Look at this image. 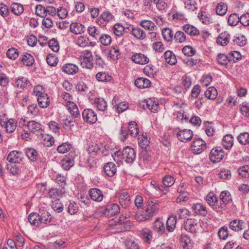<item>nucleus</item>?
<instances>
[{
  "instance_id": "f257e3e1",
  "label": "nucleus",
  "mask_w": 249,
  "mask_h": 249,
  "mask_svg": "<svg viewBox=\"0 0 249 249\" xmlns=\"http://www.w3.org/2000/svg\"><path fill=\"white\" fill-rule=\"evenodd\" d=\"M159 211L158 204L152 201H148L146 206L142 213H138L135 215V219L139 222L149 220L155 215Z\"/></svg>"
},
{
  "instance_id": "f03ea898",
  "label": "nucleus",
  "mask_w": 249,
  "mask_h": 249,
  "mask_svg": "<svg viewBox=\"0 0 249 249\" xmlns=\"http://www.w3.org/2000/svg\"><path fill=\"white\" fill-rule=\"evenodd\" d=\"M41 129V125L35 121H31L28 122L27 125L24 128V134L22 135L26 138H28L31 132L35 133Z\"/></svg>"
},
{
  "instance_id": "7ed1b4c3",
  "label": "nucleus",
  "mask_w": 249,
  "mask_h": 249,
  "mask_svg": "<svg viewBox=\"0 0 249 249\" xmlns=\"http://www.w3.org/2000/svg\"><path fill=\"white\" fill-rule=\"evenodd\" d=\"M224 156V151L220 147H216L212 149L210 153V159L213 162L221 161Z\"/></svg>"
},
{
  "instance_id": "20e7f679",
  "label": "nucleus",
  "mask_w": 249,
  "mask_h": 249,
  "mask_svg": "<svg viewBox=\"0 0 249 249\" xmlns=\"http://www.w3.org/2000/svg\"><path fill=\"white\" fill-rule=\"evenodd\" d=\"M207 148L206 142L201 139L195 140L191 145L192 150L195 154H200Z\"/></svg>"
},
{
  "instance_id": "39448f33",
  "label": "nucleus",
  "mask_w": 249,
  "mask_h": 249,
  "mask_svg": "<svg viewBox=\"0 0 249 249\" xmlns=\"http://www.w3.org/2000/svg\"><path fill=\"white\" fill-rule=\"evenodd\" d=\"M83 120L88 123L93 124L97 121V114L91 109H85L82 112Z\"/></svg>"
},
{
  "instance_id": "423d86ee",
  "label": "nucleus",
  "mask_w": 249,
  "mask_h": 249,
  "mask_svg": "<svg viewBox=\"0 0 249 249\" xmlns=\"http://www.w3.org/2000/svg\"><path fill=\"white\" fill-rule=\"evenodd\" d=\"M122 157L127 163H132L136 158V152L133 148L126 146L122 151Z\"/></svg>"
},
{
  "instance_id": "0eeeda50",
  "label": "nucleus",
  "mask_w": 249,
  "mask_h": 249,
  "mask_svg": "<svg viewBox=\"0 0 249 249\" xmlns=\"http://www.w3.org/2000/svg\"><path fill=\"white\" fill-rule=\"evenodd\" d=\"M120 212L119 206L115 203H110L105 206L102 213L106 216H111L116 215Z\"/></svg>"
},
{
  "instance_id": "6e6552de",
  "label": "nucleus",
  "mask_w": 249,
  "mask_h": 249,
  "mask_svg": "<svg viewBox=\"0 0 249 249\" xmlns=\"http://www.w3.org/2000/svg\"><path fill=\"white\" fill-rule=\"evenodd\" d=\"M176 135L179 141L182 142H187L192 139L193 136V132L190 129H184L178 130Z\"/></svg>"
},
{
  "instance_id": "1a4fd4ad",
  "label": "nucleus",
  "mask_w": 249,
  "mask_h": 249,
  "mask_svg": "<svg viewBox=\"0 0 249 249\" xmlns=\"http://www.w3.org/2000/svg\"><path fill=\"white\" fill-rule=\"evenodd\" d=\"M205 200L208 204L212 206L214 210L220 212V207L217 196L213 193H210L206 196Z\"/></svg>"
},
{
  "instance_id": "9d476101",
  "label": "nucleus",
  "mask_w": 249,
  "mask_h": 249,
  "mask_svg": "<svg viewBox=\"0 0 249 249\" xmlns=\"http://www.w3.org/2000/svg\"><path fill=\"white\" fill-rule=\"evenodd\" d=\"M220 202L219 203L220 211L226 205L232 202V198L231 194L229 191H224L221 193L220 195Z\"/></svg>"
},
{
  "instance_id": "9b49d317",
  "label": "nucleus",
  "mask_w": 249,
  "mask_h": 249,
  "mask_svg": "<svg viewBox=\"0 0 249 249\" xmlns=\"http://www.w3.org/2000/svg\"><path fill=\"white\" fill-rule=\"evenodd\" d=\"M23 158V154L21 152L12 151L8 154L7 160L10 163H16L20 162Z\"/></svg>"
},
{
  "instance_id": "f8f14e48",
  "label": "nucleus",
  "mask_w": 249,
  "mask_h": 249,
  "mask_svg": "<svg viewBox=\"0 0 249 249\" xmlns=\"http://www.w3.org/2000/svg\"><path fill=\"white\" fill-rule=\"evenodd\" d=\"M38 214L40 220H41L42 227L49 224L51 222L52 217L50 213L45 209H40Z\"/></svg>"
},
{
  "instance_id": "ddd939ff",
  "label": "nucleus",
  "mask_w": 249,
  "mask_h": 249,
  "mask_svg": "<svg viewBox=\"0 0 249 249\" xmlns=\"http://www.w3.org/2000/svg\"><path fill=\"white\" fill-rule=\"evenodd\" d=\"M89 195L92 200L97 202L102 201L104 197L103 192L100 189L96 188L89 190Z\"/></svg>"
},
{
  "instance_id": "4468645a",
  "label": "nucleus",
  "mask_w": 249,
  "mask_h": 249,
  "mask_svg": "<svg viewBox=\"0 0 249 249\" xmlns=\"http://www.w3.org/2000/svg\"><path fill=\"white\" fill-rule=\"evenodd\" d=\"M183 226L186 231L191 233L195 232L198 227L196 220L192 219H188L184 222Z\"/></svg>"
},
{
  "instance_id": "2eb2a0df",
  "label": "nucleus",
  "mask_w": 249,
  "mask_h": 249,
  "mask_svg": "<svg viewBox=\"0 0 249 249\" xmlns=\"http://www.w3.org/2000/svg\"><path fill=\"white\" fill-rule=\"evenodd\" d=\"M192 208L194 212L199 216H205L208 213L206 206L200 203L194 204Z\"/></svg>"
},
{
  "instance_id": "dca6fc26",
  "label": "nucleus",
  "mask_w": 249,
  "mask_h": 249,
  "mask_svg": "<svg viewBox=\"0 0 249 249\" xmlns=\"http://www.w3.org/2000/svg\"><path fill=\"white\" fill-rule=\"evenodd\" d=\"M131 59L134 63L140 65L146 64L149 61V59L144 54L141 53H137L133 54Z\"/></svg>"
},
{
  "instance_id": "f3484780",
  "label": "nucleus",
  "mask_w": 249,
  "mask_h": 249,
  "mask_svg": "<svg viewBox=\"0 0 249 249\" xmlns=\"http://www.w3.org/2000/svg\"><path fill=\"white\" fill-rule=\"evenodd\" d=\"M28 221L30 224L35 227H42L41 220H40L38 213H32L28 215Z\"/></svg>"
},
{
  "instance_id": "a211bd4d",
  "label": "nucleus",
  "mask_w": 249,
  "mask_h": 249,
  "mask_svg": "<svg viewBox=\"0 0 249 249\" xmlns=\"http://www.w3.org/2000/svg\"><path fill=\"white\" fill-rule=\"evenodd\" d=\"M152 229L158 234H162L165 231L164 222L160 218H156L153 223Z\"/></svg>"
},
{
  "instance_id": "6ab92c4d",
  "label": "nucleus",
  "mask_w": 249,
  "mask_h": 249,
  "mask_svg": "<svg viewBox=\"0 0 249 249\" xmlns=\"http://www.w3.org/2000/svg\"><path fill=\"white\" fill-rule=\"evenodd\" d=\"M104 169L106 174L110 177L114 176L117 172L116 166L112 162L107 163L104 166Z\"/></svg>"
},
{
  "instance_id": "aec40b11",
  "label": "nucleus",
  "mask_w": 249,
  "mask_h": 249,
  "mask_svg": "<svg viewBox=\"0 0 249 249\" xmlns=\"http://www.w3.org/2000/svg\"><path fill=\"white\" fill-rule=\"evenodd\" d=\"M140 236L145 242L149 244L152 240L153 233L150 229L145 228L140 231Z\"/></svg>"
},
{
  "instance_id": "412c9836",
  "label": "nucleus",
  "mask_w": 249,
  "mask_h": 249,
  "mask_svg": "<svg viewBox=\"0 0 249 249\" xmlns=\"http://www.w3.org/2000/svg\"><path fill=\"white\" fill-rule=\"evenodd\" d=\"M244 222L242 220L234 219L230 222L229 227L233 231H238L244 229Z\"/></svg>"
},
{
  "instance_id": "4be33fe9",
  "label": "nucleus",
  "mask_w": 249,
  "mask_h": 249,
  "mask_svg": "<svg viewBox=\"0 0 249 249\" xmlns=\"http://www.w3.org/2000/svg\"><path fill=\"white\" fill-rule=\"evenodd\" d=\"M62 69L63 71L69 74H74L78 71V67L71 63L66 64L63 65Z\"/></svg>"
},
{
  "instance_id": "5701e85b",
  "label": "nucleus",
  "mask_w": 249,
  "mask_h": 249,
  "mask_svg": "<svg viewBox=\"0 0 249 249\" xmlns=\"http://www.w3.org/2000/svg\"><path fill=\"white\" fill-rule=\"evenodd\" d=\"M177 224V216L172 215L169 216L166 223V229L169 232H172L176 228Z\"/></svg>"
},
{
  "instance_id": "b1692460",
  "label": "nucleus",
  "mask_w": 249,
  "mask_h": 249,
  "mask_svg": "<svg viewBox=\"0 0 249 249\" xmlns=\"http://www.w3.org/2000/svg\"><path fill=\"white\" fill-rule=\"evenodd\" d=\"M20 59L24 65L27 66H31L35 63V59L34 57L31 54L27 53L22 55Z\"/></svg>"
},
{
  "instance_id": "393cba45",
  "label": "nucleus",
  "mask_w": 249,
  "mask_h": 249,
  "mask_svg": "<svg viewBox=\"0 0 249 249\" xmlns=\"http://www.w3.org/2000/svg\"><path fill=\"white\" fill-rule=\"evenodd\" d=\"M36 95H37V94ZM37 101L39 106L42 108L47 107L50 103L49 98L47 97V95L43 93L38 95Z\"/></svg>"
},
{
  "instance_id": "a878e982",
  "label": "nucleus",
  "mask_w": 249,
  "mask_h": 249,
  "mask_svg": "<svg viewBox=\"0 0 249 249\" xmlns=\"http://www.w3.org/2000/svg\"><path fill=\"white\" fill-rule=\"evenodd\" d=\"M135 85L140 89L146 88L150 86L151 82L148 79L140 77L135 81Z\"/></svg>"
},
{
  "instance_id": "bb28decb",
  "label": "nucleus",
  "mask_w": 249,
  "mask_h": 249,
  "mask_svg": "<svg viewBox=\"0 0 249 249\" xmlns=\"http://www.w3.org/2000/svg\"><path fill=\"white\" fill-rule=\"evenodd\" d=\"M103 148V144H97L92 143L90 144L88 148L89 154H91V156H95L99 152H100V150Z\"/></svg>"
},
{
  "instance_id": "cd10ccee",
  "label": "nucleus",
  "mask_w": 249,
  "mask_h": 249,
  "mask_svg": "<svg viewBox=\"0 0 249 249\" xmlns=\"http://www.w3.org/2000/svg\"><path fill=\"white\" fill-rule=\"evenodd\" d=\"M68 109L71 115L74 117H77L80 116V113L77 105L74 102H68L66 104Z\"/></svg>"
},
{
  "instance_id": "c85d7f7f",
  "label": "nucleus",
  "mask_w": 249,
  "mask_h": 249,
  "mask_svg": "<svg viewBox=\"0 0 249 249\" xmlns=\"http://www.w3.org/2000/svg\"><path fill=\"white\" fill-rule=\"evenodd\" d=\"M223 147L226 149H229L231 148L233 144V138L231 134L225 135L222 141Z\"/></svg>"
},
{
  "instance_id": "c756f323",
  "label": "nucleus",
  "mask_w": 249,
  "mask_h": 249,
  "mask_svg": "<svg viewBox=\"0 0 249 249\" xmlns=\"http://www.w3.org/2000/svg\"><path fill=\"white\" fill-rule=\"evenodd\" d=\"M165 61L171 65H175L177 63L175 55L170 51H167L164 54Z\"/></svg>"
},
{
  "instance_id": "7c9ffc66",
  "label": "nucleus",
  "mask_w": 249,
  "mask_h": 249,
  "mask_svg": "<svg viewBox=\"0 0 249 249\" xmlns=\"http://www.w3.org/2000/svg\"><path fill=\"white\" fill-rule=\"evenodd\" d=\"M230 35L226 32H222L216 38L217 44L221 46H225L229 42Z\"/></svg>"
},
{
  "instance_id": "2f4dec72",
  "label": "nucleus",
  "mask_w": 249,
  "mask_h": 249,
  "mask_svg": "<svg viewBox=\"0 0 249 249\" xmlns=\"http://www.w3.org/2000/svg\"><path fill=\"white\" fill-rule=\"evenodd\" d=\"M181 241L184 249H191L193 247V241L187 235L182 236Z\"/></svg>"
},
{
  "instance_id": "473e14b6",
  "label": "nucleus",
  "mask_w": 249,
  "mask_h": 249,
  "mask_svg": "<svg viewBox=\"0 0 249 249\" xmlns=\"http://www.w3.org/2000/svg\"><path fill=\"white\" fill-rule=\"evenodd\" d=\"M114 31H124L128 30V31H134L135 28L132 25H123L121 23H116L113 26Z\"/></svg>"
},
{
  "instance_id": "72a5a7b5",
  "label": "nucleus",
  "mask_w": 249,
  "mask_h": 249,
  "mask_svg": "<svg viewBox=\"0 0 249 249\" xmlns=\"http://www.w3.org/2000/svg\"><path fill=\"white\" fill-rule=\"evenodd\" d=\"M26 155L28 159L32 161H36L37 160L38 153L36 150L32 148L26 149Z\"/></svg>"
},
{
  "instance_id": "f704fd0d",
  "label": "nucleus",
  "mask_w": 249,
  "mask_h": 249,
  "mask_svg": "<svg viewBox=\"0 0 249 249\" xmlns=\"http://www.w3.org/2000/svg\"><path fill=\"white\" fill-rule=\"evenodd\" d=\"M54 140L53 136L48 134H43L42 136L41 142L47 147H50L54 143Z\"/></svg>"
},
{
  "instance_id": "c9c22d12",
  "label": "nucleus",
  "mask_w": 249,
  "mask_h": 249,
  "mask_svg": "<svg viewBox=\"0 0 249 249\" xmlns=\"http://www.w3.org/2000/svg\"><path fill=\"white\" fill-rule=\"evenodd\" d=\"M231 61V57H229L223 53H219L217 55V61L220 65L226 66L229 62Z\"/></svg>"
},
{
  "instance_id": "e433bc0d",
  "label": "nucleus",
  "mask_w": 249,
  "mask_h": 249,
  "mask_svg": "<svg viewBox=\"0 0 249 249\" xmlns=\"http://www.w3.org/2000/svg\"><path fill=\"white\" fill-rule=\"evenodd\" d=\"M129 195L126 192L122 193L119 196V202L122 206L126 207L130 203Z\"/></svg>"
},
{
  "instance_id": "4c0bfd02",
  "label": "nucleus",
  "mask_w": 249,
  "mask_h": 249,
  "mask_svg": "<svg viewBox=\"0 0 249 249\" xmlns=\"http://www.w3.org/2000/svg\"><path fill=\"white\" fill-rule=\"evenodd\" d=\"M109 54L113 60H118L121 57V53L117 46L111 47Z\"/></svg>"
},
{
  "instance_id": "58836bf2",
  "label": "nucleus",
  "mask_w": 249,
  "mask_h": 249,
  "mask_svg": "<svg viewBox=\"0 0 249 249\" xmlns=\"http://www.w3.org/2000/svg\"><path fill=\"white\" fill-rule=\"evenodd\" d=\"M146 105L147 107L152 112L156 113L158 111L159 104L155 101L150 99L146 101Z\"/></svg>"
},
{
  "instance_id": "ea45409f",
  "label": "nucleus",
  "mask_w": 249,
  "mask_h": 249,
  "mask_svg": "<svg viewBox=\"0 0 249 249\" xmlns=\"http://www.w3.org/2000/svg\"><path fill=\"white\" fill-rule=\"evenodd\" d=\"M94 105L101 111H105L107 107V103L103 98L96 99L94 101Z\"/></svg>"
},
{
  "instance_id": "a19ab883",
  "label": "nucleus",
  "mask_w": 249,
  "mask_h": 249,
  "mask_svg": "<svg viewBox=\"0 0 249 249\" xmlns=\"http://www.w3.org/2000/svg\"><path fill=\"white\" fill-rule=\"evenodd\" d=\"M17 123L14 119H11L5 123V128L8 133H12L16 129Z\"/></svg>"
},
{
  "instance_id": "79ce46f5",
  "label": "nucleus",
  "mask_w": 249,
  "mask_h": 249,
  "mask_svg": "<svg viewBox=\"0 0 249 249\" xmlns=\"http://www.w3.org/2000/svg\"><path fill=\"white\" fill-rule=\"evenodd\" d=\"M205 95L207 98L213 100L217 97V91L215 88L211 87L205 92Z\"/></svg>"
},
{
  "instance_id": "37998d69",
  "label": "nucleus",
  "mask_w": 249,
  "mask_h": 249,
  "mask_svg": "<svg viewBox=\"0 0 249 249\" xmlns=\"http://www.w3.org/2000/svg\"><path fill=\"white\" fill-rule=\"evenodd\" d=\"M128 131L129 134L132 137H135L138 134V127L135 122H131L129 123Z\"/></svg>"
},
{
  "instance_id": "c03bdc74",
  "label": "nucleus",
  "mask_w": 249,
  "mask_h": 249,
  "mask_svg": "<svg viewBox=\"0 0 249 249\" xmlns=\"http://www.w3.org/2000/svg\"><path fill=\"white\" fill-rule=\"evenodd\" d=\"M28 80L24 77H18L15 83V86L21 89H23L26 87Z\"/></svg>"
},
{
  "instance_id": "a18cd8bd",
  "label": "nucleus",
  "mask_w": 249,
  "mask_h": 249,
  "mask_svg": "<svg viewBox=\"0 0 249 249\" xmlns=\"http://www.w3.org/2000/svg\"><path fill=\"white\" fill-rule=\"evenodd\" d=\"M23 6L18 3H14L11 5V11L16 15H20L23 12Z\"/></svg>"
},
{
  "instance_id": "49530a36",
  "label": "nucleus",
  "mask_w": 249,
  "mask_h": 249,
  "mask_svg": "<svg viewBox=\"0 0 249 249\" xmlns=\"http://www.w3.org/2000/svg\"><path fill=\"white\" fill-rule=\"evenodd\" d=\"M233 41L239 46H243L246 44L247 38L244 35L238 34L234 36Z\"/></svg>"
},
{
  "instance_id": "de8ad7c7",
  "label": "nucleus",
  "mask_w": 249,
  "mask_h": 249,
  "mask_svg": "<svg viewBox=\"0 0 249 249\" xmlns=\"http://www.w3.org/2000/svg\"><path fill=\"white\" fill-rule=\"evenodd\" d=\"M237 140L241 144H248L249 143V134L247 132L240 133L237 137Z\"/></svg>"
},
{
  "instance_id": "09e8293b",
  "label": "nucleus",
  "mask_w": 249,
  "mask_h": 249,
  "mask_svg": "<svg viewBox=\"0 0 249 249\" xmlns=\"http://www.w3.org/2000/svg\"><path fill=\"white\" fill-rule=\"evenodd\" d=\"M139 145L143 149L142 151V155L144 156L147 154V151L146 150V147L148 146L149 141L147 140V139L143 137V139H141L139 138Z\"/></svg>"
},
{
  "instance_id": "8fccbe9b",
  "label": "nucleus",
  "mask_w": 249,
  "mask_h": 249,
  "mask_svg": "<svg viewBox=\"0 0 249 249\" xmlns=\"http://www.w3.org/2000/svg\"><path fill=\"white\" fill-rule=\"evenodd\" d=\"M227 10V5L225 3L222 2H220L215 8L216 14L220 16L224 15L226 13Z\"/></svg>"
},
{
  "instance_id": "3c124183",
  "label": "nucleus",
  "mask_w": 249,
  "mask_h": 249,
  "mask_svg": "<svg viewBox=\"0 0 249 249\" xmlns=\"http://www.w3.org/2000/svg\"><path fill=\"white\" fill-rule=\"evenodd\" d=\"M175 182V179L174 178L169 175L165 176L162 178V183L166 187H171L174 184Z\"/></svg>"
},
{
  "instance_id": "603ef678",
  "label": "nucleus",
  "mask_w": 249,
  "mask_h": 249,
  "mask_svg": "<svg viewBox=\"0 0 249 249\" xmlns=\"http://www.w3.org/2000/svg\"><path fill=\"white\" fill-rule=\"evenodd\" d=\"M52 208L57 213H60L63 210V205L59 199H56L52 201Z\"/></svg>"
},
{
  "instance_id": "864d4df0",
  "label": "nucleus",
  "mask_w": 249,
  "mask_h": 249,
  "mask_svg": "<svg viewBox=\"0 0 249 249\" xmlns=\"http://www.w3.org/2000/svg\"><path fill=\"white\" fill-rule=\"evenodd\" d=\"M185 8L191 11H194L197 8V4L196 0H187L185 2Z\"/></svg>"
},
{
  "instance_id": "5fc2aeb1",
  "label": "nucleus",
  "mask_w": 249,
  "mask_h": 249,
  "mask_svg": "<svg viewBox=\"0 0 249 249\" xmlns=\"http://www.w3.org/2000/svg\"><path fill=\"white\" fill-rule=\"evenodd\" d=\"M96 79L101 82L110 81L111 76L107 73L104 72H99L96 75Z\"/></svg>"
},
{
  "instance_id": "6e6d98bb",
  "label": "nucleus",
  "mask_w": 249,
  "mask_h": 249,
  "mask_svg": "<svg viewBox=\"0 0 249 249\" xmlns=\"http://www.w3.org/2000/svg\"><path fill=\"white\" fill-rule=\"evenodd\" d=\"M141 25L145 30H154V28L156 27L154 23L151 20H143L141 22Z\"/></svg>"
},
{
  "instance_id": "4d7b16f0",
  "label": "nucleus",
  "mask_w": 249,
  "mask_h": 249,
  "mask_svg": "<svg viewBox=\"0 0 249 249\" xmlns=\"http://www.w3.org/2000/svg\"><path fill=\"white\" fill-rule=\"evenodd\" d=\"M71 147V144L65 142L59 145L57 148V150L59 153L64 154L70 150Z\"/></svg>"
},
{
  "instance_id": "13d9d810",
  "label": "nucleus",
  "mask_w": 249,
  "mask_h": 249,
  "mask_svg": "<svg viewBox=\"0 0 249 249\" xmlns=\"http://www.w3.org/2000/svg\"><path fill=\"white\" fill-rule=\"evenodd\" d=\"M78 210V205L74 201H70L68 206L67 211L71 215L76 213Z\"/></svg>"
},
{
  "instance_id": "bf43d9fd",
  "label": "nucleus",
  "mask_w": 249,
  "mask_h": 249,
  "mask_svg": "<svg viewBox=\"0 0 249 249\" xmlns=\"http://www.w3.org/2000/svg\"><path fill=\"white\" fill-rule=\"evenodd\" d=\"M218 235L220 239H226L229 235L228 227L226 226L221 227L218 230Z\"/></svg>"
},
{
  "instance_id": "052dcab7",
  "label": "nucleus",
  "mask_w": 249,
  "mask_h": 249,
  "mask_svg": "<svg viewBox=\"0 0 249 249\" xmlns=\"http://www.w3.org/2000/svg\"><path fill=\"white\" fill-rule=\"evenodd\" d=\"M74 165V160L64 158L61 161V166L65 170H68Z\"/></svg>"
},
{
  "instance_id": "680f3d73",
  "label": "nucleus",
  "mask_w": 249,
  "mask_h": 249,
  "mask_svg": "<svg viewBox=\"0 0 249 249\" xmlns=\"http://www.w3.org/2000/svg\"><path fill=\"white\" fill-rule=\"evenodd\" d=\"M18 50L14 48L8 49L6 53L7 56L12 60H15L18 56Z\"/></svg>"
},
{
  "instance_id": "e2e57ef3",
  "label": "nucleus",
  "mask_w": 249,
  "mask_h": 249,
  "mask_svg": "<svg viewBox=\"0 0 249 249\" xmlns=\"http://www.w3.org/2000/svg\"><path fill=\"white\" fill-rule=\"evenodd\" d=\"M239 21V17L236 14H231L228 18V23L230 26H235Z\"/></svg>"
},
{
  "instance_id": "0e129e2a",
  "label": "nucleus",
  "mask_w": 249,
  "mask_h": 249,
  "mask_svg": "<svg viewBox=\"0 0 249 249\" xmlns=\"http://www.w3.org/2000/svg\"><path fill=\"white\" fill-rule=\"evenodd\" d=\"M182 52L185 55L187 56H192L196 53V50L190 46H184Z\"/></svg>"
},
{
  "instance_id": "69168bd1",
  "label": "nucleus",
  "mask_w": 249,
  "mask_h": 249,
  "mask_svg": "<svg viewBox=\"0 0 249 249\" xmlns=\"http://www.w3.org/2000/svg\"><path fill=\"white\" fill-rule=\"evenodd\" d=\"M50 48L54 52H57L59 50V46L57 41L54 39H52L48 42Z\"/></svg>"
},
{
  "instance_id": "338daca9",
  "label": "nucleus",
  "mask_w": 249,
  "mask_h": 249,
  "mask_svg": "<svg viewBox=\"0 0 249 249\" xmlns=\"http://www.w3.org/2000/svg\"><path fill=\"white\" fill-rule=\"evenodd\" d=\"M239 175L243 178L249 177V166L245 165L238 169Z\"/></svg>"
},
{
  "instance_id": "774afa93",
  "label": "nucleus",
  "mask_w": 249,
  "mask_h": 249,
  "mask_svg": "<svg viewBox=\"0 0 249 249\" xmlns=\"http://www.w3.org/2000/svg\"><path fill=\"white\" fill-rule=\"evenodd\" d=\"M125 249H140L138 244L131 240L125 241Z\"/></svg>"
}]
</instances>
